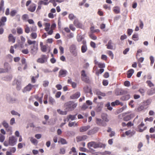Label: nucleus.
I'll return each instance as SVG.
<instances>
[{
	"label": "nucleus",
	"instance_id": "79ce46f5",
	"mask_svg": "<svg viewBox=\"0 0 155 155\" xmlns=\"http://www.w3.org/2000/svg\"><path fill=\"white\" fill-rule=\"evenodd\" d=\"M48 95L47 94H45V95L43 102L45 104H47L48 103Z\"/></svg>",
	"mask_w": 155,
	"mask_h": 155
},
{
	"label": "nucleus",
	"instance_id": "f257e3e1",
	"mask_svg": "<svg viewBox=\"0 0 155 155\" xmlns=\"http://www.w3.org/2000/svg\"><path fill=\"white\" fill-rule=\"evenodd\" d=\"M27 43L30 47V52L32 54H35L37 53L38 49V42L35 41H31L30 39L28 40Z\"/></svg>",
	"mask_w": 155,
	"mask_h": 155
},
{
	"label": "nucleus",
	"instance_id": "393cba45",
	"mask_svg": "<svg viewBox=\"0 0 155 155\" xmlns=\"http://www.w3.org/2000/svg\"><path fill=\"white\" fill-rule=\"evenodd\" d=\"M45 30L46 31L48 32L49 31L50 24V23L45 22Z\"/></svg>",
	"mask_w": 155,
	"mask_h": 155
},
{
	"label": "nucleus",
	"instance_id": "473e14b6",
	"mask_svg": "<svg viewBox=\"0 0 155 155\" xmlns=\"http://www.w3.org/2000/svg\"><path fill=\"white\" fill-rule=\"evenodd\" d=\"M89 128L88 127H81L80 128L79 130L81 132H84L88 130Z\"/></svg>",
	"mask_w": 155,
	"mask_h": 155
},
{
	"label": "nucleus",
	"instance_id": "69168bd1",
	"mask_svg": "<svg viewBox=\"0 0 155 155\" xmlns=\"http://www.w3.org/2000/svg\"><path fill=\"white\" fill-rule=\"evenodd\" d=\"M21 52L24 54H27L29 53V51L28 49H23L21 50Z\"/></svg>",
	"mask_w": 155,
	"mask_h": 155
},
{
	"label": "nucleus",
	"instance_id": "1a4fd4ad",
	"mask_svg": "<svg viewBox=\"0 0 155 155\" xmlns=\"http://www.w3.org/2000/svg\"><path fill=\"white\" fill-rule=\"evenodd\" d=\"M4 65L5 68L4 69L6 72H8L11 70V66L8 63H5Z\"/></svg>",
	"mask_w": 155,
	"mask_h": 155
},
{
	"label": "nucleus",
	"instance_id": "7ed1b4c3",
	"mask_svg": "<svg viewBox=\"0 0 155 155\" xmlns=\"http://www.w3.org/2000/svg\"><path fill=\"white\" fill-rule=\"evenodd\" d=\"M26 6L27 7V10L31 12H34L35 10L36 5L34 3H31V1L28 0L26 2Z\"/></svg>",
	"mask_w": 155,
	"mask_h": 155
},
{
	"label": "nucleus",
	"instance_id": "f03ea898",
	"mask_svg": "<svg viewBox=\"0 0 155 155\" xmlns=\"http://www.w3.org/2000/svg\"><path fill=\"white\" fill-rule=\"evenodd\" d=\"M77 106V104L74 103L73 101H69L65 103L64 104L65 109L67 111H72Z\"/></svg>",
	"mask_w": 155,
	"mask_h": 155
},
{
	"label": "nucleus",
	"instance_id": "72a5a7b5",
	"mask_svg": "<svg viewBox=\"0 0 155 155\" xmlns=\"http://www.w3.org/2000/svg\"><path fill=\"white\" fill-rule=\"evenodd\" d=\"M30 36L31 38L33 39H35L37 37V33L34 32L32 33Z\"/></svg>",
	"mask_w": 155,
	"mask_h": 155
},
{
	"label": "nucleus",
	"instance_id": "9b49d317",
	"mask_svg": "<svg viewBox=\"0 0 155 155\" xmlns=\"http://www.w3.org/2000/svg\"><path fill=\"white\" fill-rule=\"evenodd\" d=\"M81 95L80 92H77L70 96V99H75L78 98Z\"/></svg>",
	"mask_w": 155,
	"mask_h": 155
},
{
	"label": "nucleus",
	"instance_id": "f3484780",
	"mask_svg": "<svg viewBox=\"0 0 155 155\" xmlns=\"http://www.w3.org/2000/svg\"><path fill=\"white\" fill-rule=\"evenodd\" d=\"M4 1L3 0L0 1V12L4 13Z\"/></svg>",
	"mask_w": 155,
	"mask_h": 155
},
{
	"label": "nucleus",
	"instance_id": "37998d69",
	"mask_svg": "<svg viewBox=\"0 0 155 155\" xmlns=\"http://www.w3.org/2000/svg\"><path fill=\"white\" fill-rule=\"evenodd\" d=\"M146 83L147 84L148 86L150 87L154 86V84L151 81H146Z\"/></svg>",
	"mask_w": 155,
	"mask_h": 155
},
{
	"label": "nucleus",
	"instance_id": "4be33fe9",
	"mask_svg": "<svg viewBox=\"0 0 155 155\" xmlns=\"http://www.w3.org/2000/svg\"><path fill=\"white\" fill-rule=\"evenodd\" d=\"M130 97V95L128 94L126 95L122 96L120 98V99L122 101H126L129 100Z\"/></svg>",
	"mask_w": 155,
	"mask_h": 155
},
{
	"label": "nucleus",
	"instance_id": "9d476101",
	"mask_svg": "<svg viewBox=\"0 0 155 155\" xmlns=\"http://www.w3.org/2000/svg\"><path fill=\"white\" fill-rule=\"evenodd\" d=\"M87 138V137L86 135H83L82 136H78L76 138V141L77 142H79L81 141H83Z\"/></svg>",
	"mask_w": 155,
	"mask_h": 155
},
{
	"label": "nucleus",
	"instance_id": "cd10ccee",
	"mask_svg": "<svg viewBox=\"0 0 155 155\" xmlns=\"http://www.w3.org/2000/svg\"><path fill=\"white\" fill-rule=\"evenodd\" d=\"M101 117L106 122H108L109 120L107 117V115L105 113L102 114Z\"/></svg>",
	"mask_w": 155,
	"mask_h": 155
},
{
	"label": "nucleus",
	"instance_id": "aec40b11",
	"mask_svg": "<svg viewBox=\"0 0 155 155\" xmlns=\"http://www.w3.org/2000/svg\"><path fill=\"white\" fill-rule=\"evenodd\" d=\"M43 94L42 93L41 94V96L39 97L38 95H36L35 97L37 100L40 104H42L43 102Z\"/></svg>",
	"mask_w": 155,
	"mask_h": 155
},
{
	"label": "nucleus",
	"instance_id": "20e7f679",
	"mask_svg": "<svg viewBox=\"0 0 155 155\" xmlns=\"http://www.w3.org/2000/svg\"><path fill=\"white\" fill-rule=\"evenodd\" d=\"M81 79L82 80L87 83L90 82L89 77L87 75L84 70H83L81 71Z\"/></svg>",
	"mask_w": 155,
	"mask_h": 155
},
{
	"label": "nucleus",
	"instance_id": "58836bf2",
	"mask_svg": "<svg viewBox=\"0 0 155 155\" xmlns=\"http://www.w3.org/2000/svg\"><path fill=\"white\" fill-rule=\"evenodd\" d=\"M17 13V11L15 10L11 11L10 13V15L12 17L15 16Z\"/></svg>",
	"mask_w": 155,
	"mask_h": 155
},
{
	"label": "nucleus",
	"instance_id": "423d86ee",
	"mask_svg": "<svg viewBox=\"0 0 155 155\" xmlns=\"http://www.w3.org/2000/svg\"><path fill=\"white\" fill-rule=\"evenodd\" d=\"M48 57L45 55H42L41 58H38L37 60V62L40 63H43L47 61Z\"/></svg>",
	"mask_w": 155,
	"mask_h": 155
},
{
	"label": "nucleus",
	"instance_id": "c756f323",
	"mask_svg": "<svg viewBox=\"0 0 155 155\" xmlns=\"http://www.w3.org/2000/svg\"><path fill=\"white\" fill-rule=\"evenodd\" d=\"M98 129L97 127H94L92 130H91L88 132V135H91V134H94V133L96 132Z\"/></svg>",
	"mask_w": 155,
	"mask_h": 155
},
{
	"label": "nucleus",
	"instance_id": "ddd939ff",
	"mask_svg": "<svg viewBox=\"0 0 155 155\" xmlns=\"http://www.w3.org/2000/svg\"><path fill=\"white\" fill-rule=\"evenodd\" d=\"M73 23L77 28H81L82 27V24L79 22L77 18L75 19Z\"/></svg>",
	"mask_w": 155,
	"mask_h": 155
},
{
	"label": "nucleus",
	"instance_id": "a878e982",
	"mask_svg": "<svg viewBox=\"0 0 155 155\" xmlns=\"http://www.w3.org/2000/svg\"><path fill=\"white\" fill-rule=\"evenodd\" d=\"M29 138L30 139V141L32 143L35 145H37L38 143V141L37 140L34 138L32 137H30Z\"/></svg>",
	"mask_w": 155,
	"mask_h": 155
},
{
	"label": "nucleus",
	"instance_id": "b1692460",
	"mask_svg": "<svg viewBox=\"0 0 155 155\" xmlns=\"http://www.w3.org/2000/svg\"><path fill=\"white\" fill-rule=\"evenodd\" d=\"M134 70L133 69L129 70L127 73V77L129 78H130L134 73Z\"/></svg>",
	"mask_w": 155,
	"mask_h": 155
},
{
	"label": "nucleus",
	"instance_id": "a18cd8bd",
	"mask_svg": "<svg viewBox=\"0 0 155 155\" xmlns=\"http://www.w3.org/2000/svg\"><path fill=\"white\" fill-rule=\"evenodd\" d=\"M104 71V70L103 69H101L99 71H97L95 74L97 75L98 76L100 74H102Z\"/></svg>",
	"mask_w": 155,
	"mask_h": 155
},
{
	"label": "nucleus",
	"instance_id": "a19ab883",
	"mask_svg": "<svg viewBox=\"0 0 155 155\" xmlns=\"http://www.w3.org/2000/svg\"><path fill=\"white\" fill-rule=\"evenodd\" d=\"M77 114L75 115H69L68 116L69 119H71V120H73L76 118V116Z\"/></svg>",
	"mask_w": 155,
	"mask_h": 155
},
{
	"label": "nucleus",
	"instance_id": "774afa93",
	"mask_svg": "<svg viewBox=\"0 0 155 155\" xmlns=\"http://www.w3.org/2000/svg\"><path fill=\"white\" fill-rule=\"evenodd\" d=\"M144 108V106L141 105L138 107L137 109V111H140L143 110Z\"/></svg>",
	"mask_w": 155,
	"mask_h": 155
},
{
	"label": "nucleus",
	"instance_id": "864d4df0",
	"mask_svg": "<svg viewBox=\"0 0 155 155\" xmlns=\"http://www.w3.org/2000/svg\"><path fill=\"white\" fill-rule=\"evenodd\" d=\"M88 107V105L86 104V103H84L83 104L81 107V109L83 110H85Z\"/></svg>",
	"mask_w": 155,
	"mask_h": 155
},
{
	"label": "nucleus",
	"instance_id": "4d7b16f0",
	"mask_svg": "<svg viewBox=\"0 0 155 155\" xmlns=\"http://www.w3.org/2000/svg\"><path fill=\"white\" fill-rule=\"evenodd\" d=\"M84 91L85 93H88L89 92V89L88 86L84 87L83 88Z\"/></svg>",
	"mask_w": 155,
	"mask_h": 155
},
{
	"label": "nucleus",
	"instance_id": "338daca9",
	"mask_svg": "<svg viewBox=\"0 0 155 155\" xmlns=\"http://www.w3.org/2000/svg\"><path fill=\"white\" fill-rule=\"evenodd\" d=\"M61 91H58L56 94L55 97L56 98H59L61 95Z\"/></svg>",
	"mask_w": 155,
	"mask_h": 155
},
{
	"label": "nucleus",
	"instance_id": "2f4dec72",
	"mask_svg": "<svg viewBox=\"0 0 155 155\" xmlns=\"http://www.w3.org/2000/svg\"><path fill=\"white\" fill-rule=\"evenodd\" d=\"M113 11L116 14H118L120 12V9L117 6H115L114 7Z\"/></svg>",
	"mask_w": 155,
	"mask_h": 155
},
{
	"label": "nucleus",
	"instance_id": "13d9d810",
	"mask_svg": "<svg viewBox=\"0 0 155 155\" xmlns=\"http://www.w3.org/2000/svg\"><path fill=\"white\" fill-rule=\"evenodd\" d=\"M97 65L98 67L100 68H103L105 67V65L104 63H98Z\"/></svg>",
	"mask_w": 155,
	"mask_h": 155
},
{
	"label": "nucleus",
	"instance_id": "6ab92c4d",
	"mask_svg": "<svg viewBox=\"0 0 155 155\" xmlns=\"http://www.w3.org/2000/svg\"><path fill=\"white\" fill-rule=\"evenodd\" d=\"M113 43L111 40H110L108 42L107 44L106 45L107 47V48L108 49H113Z\"/></svg>",
	"mask_w": 155,
	"mask_h": 155
},
{
	"label": "nucleus",
	"instance_id": "e433bc0d",
	"mask_svg": "<svg viewBox=\"0 0 155 155\" xmlns=\"http://www.w3.org/2000/svg\"><path fill=\"white\" fill-rule=\"evenodd\" d=\"M132 39L135 41H136L138 40V35L137 34H135L133 35L132 37Z\"/></svg>",
	"mask_w": 155,
	"mask_h": 155
},
{
	"label": "nucleus",
	"instance_id": "c03bdc74",
	"mask_svg": "<svg viewBox=\"0 0 155 155\" xmlns=\"http://www.w3.org/2000/svg\"><path fill=\"white\" fill-rule=\"evenodd\" d=\"M47 46L46 45H44L43 47L41 48V50L43 52H45L47 50Z\"/></svg>",
	"mask_w": 155,
	"mask_h": 155
},
{
	"label": "nucleus",
	"instance_id": "bf43d9fd",
	"mask_svg": "<svg viewBox=\"0 0 155 155\" xmlns=\"http://www.w3.org/2000/svg\"><path fill=\"white\" fill-rule=\"evenodd\" d=\"M65 153V149L64 148H61L60 149L59 153L61 154H64Z\"/></svg>",
	"mask_w": 155,
	"mask_h": 155
},
{
	"label": "nucleus",
	"instance_id": "4c0bfd02",
	"mask_svg": "<svg viewBox=\"0 0 155 155\" xmlns=\"http://www.w3.org/2000/svg\"><path fill=\"white\" fill-rule=\"evenodd\" d=\"M108 132H111V134H110V136L112 137L114 136L115 134V132L113 131H111V129L110 128H109L108 130H107Z\"/></svg>",
	"mask_w": 155,
	"mask_h": 155
},
{
	"label": "nucleus",
	"instance_id": "f8f14e48",
	"mask_svg": "<svg viewBox=\"0 0 155 155\" xmlns=\"http://www.w3.org/2000/svg\"><path fill=\"white\" fill-rule=\"evenodd\" d=\"M97 143L93 141H92L88 143L87 144L88 147L89 148L91 147H93L94 148H97Z\"/></svg>",
	"mask_w": 155,
	"mask_h": 155
},
{
	"label": "nucleus",
	"instance_id": "c9c22d12",
	"mask_svg": "<svg viewBox=\"0 0 155 155\" xmlns=\"http://www.w3.org/2000/svg\"><path fill=\"white\" fill-rule=\"evenodd\" d=\"M138 91L143 96L145 92V90L144 89L141 88H140Z\"/></svg>",
	"mask_w": 155,
	"mask_h": 155
},
{
	"label": "nucleus",
	"instance_id": "8fccbe9b",
	"mask_svg": "<svg viewBox=\"0 0 155 155\" xmlns=\"http://www.w3.org/2000/svg\"><path fill=\"white\" fill-rule=\"evenodd\" d=\"M107 53L108 55L111 57V59H113L114 58V55L112 52L110 51H107Z\"/></svg>",
	"mask_w": 155,
	"mask_h": 155
},
{
	"label": "nucleus",
	"instance_id": "de8ad7c7",
	"mask_svg": "<svg viewBox=\"0 0 155 155\" xmlns=\"http://www.w3.org/2000/svg\"><path fill=\"white\" fill-rule=\"evenodd\" d=\"M150 65L152 66L154 61V58L153 56H151L150 57Z\"/></svg>",
	"mask_w": 155,
	"mask_h": 155
},
{
	"label": "nucleus",
	"instance_id": "5701e85b",
	"mask_svg": "<svg viewBox=\"0 0 155 155\" xmlns=\"http://www.w3.org/2000/svg\"><path fill=\"white\" fill-rule=\"evenodd\" d=\"M134 114H131L130 115H128L126 116L124 118V120L125 121H128L130 120L132 117H134Z\"/></svg>",
	"mask_w": 155,
	"mask_h": 155
},
{
	"label": "nucleus",
	"instance_id": "39448f33",
	"mask_svg": "<svg viewBox=\"0 0 155 155\" xmlns=\"http://www.w3.org/2000/svg\"><path fill=\"white\" fill-rule=\"evenodd\" d=\"M70 51L74 57H76L78 55V52L76 45L72 44L70 46L69 48Z\"/></svg>",
	"mask_w": 155,
	"mask_h": 155
},
{
	"label": "nucleus",
	"instance_id": "052dcab7",
	"mask_svg": "<svg viewBox=\"0 0 155 155\" xmlns=\"http://www.w3.org/2000/svg\"><path fill=\"white\" fill-rule=\"evenodd\" d=\"M60 142L61 143V144H66L67 143L66 140L63 138H61L60 139Z\"/></svg>",
	"mask_w": 155,
	"mask_h": 155
},
{
	"label": "nucleus",
	"instance_id": "a211bd4d",
	"mask_svg": "<svg viewBox=\"0 0 155 155\" xmlns=\"http://www.w3.org/2000/svg\"><path fill=\"white\" fill-rule=\"evenodd\" d=\"M67 73V71L66 70L64 69H61L59 73V76L62 77H65Z\"/></svg>",
	"mask_w": 155,
	"mask_h": 155
},
{
	"label": "nucleus",
	"instance_id": "c85d7f7f",
	"mask_svg": "<svg viewBox=\"0 0 155 155\" xmlns=\"http://www.w3.org/2000/svg\"><path fill=\"white\" fill-rule=\"evenodd\" d=\"M55 100L54 98L50 96L48 97V102L51 105H53L55 103Z\"/></svg>",
	"mask_w": 155,
	"mask_h": 155
},
{
	"label": "nucleus",
	"instance_id": "7c9ffc66",
	"mask_svg": "<svg viewBox=\"0 0 155 155\" xmlns=\"http://www.w3.org/2000/svg\"><path fill=\"white\" fill-rule=\"evenodd\" d=\"M57 111L59 114L62 115H66L67 113V111H63L60 109H57Z\"/></svg>",
	"mask_w": 155,
	"mask_h": 155
},
{
	"label": "nucleus",
	"instance_id": "412c9836",
	"mask_svg": "<svg viewBox=\"0 0 155 155\" xmlns=\"http://www.w3.org/2000/svg\"><path fill=\"white\" fill-rule=\"evenodd\" d=\"M56 26V25L55 24H53L51 25L50 30L48 32V35H51L53 34V30L55 28Z\"/></svg>",
	"mask_w": 155,
	"mask_h": 155
},
{
	"label": "nucleus",
	"instance_id": "0eeeda50",
	"mask_svg": "<svg viewBox=\"0 0 155 155\" xmlns=\"http://www.w3.org/2000/svg\"><path fill=\"white\" fill-rule=\"evenodd\" d=\"M17 140V139L13 136L10 137L8 140L9 144L11 146H14L16 144Z\"/></svg>",
	"mask_w": 155,
	"mask_h": 155
},
{
	"label": "nucleus",
	"instance_id": "09e8293b",
	"mask_svg": "<svg viewBox=\"0 0 155 155\" xmlns=\"http://www.w3.org/2000/svg\"><path fill=\"white\" fill-rule=\"evenodd\" d=\"M123 126H132L133 124H132L131 122H129L127 124L125 123H123L122 124Z\"/></svg>",
	"mask_w": 155,
	"mask_h": 155
},
{
	"label": "nucleus",
	"instance_id": "6e6d98bb",
	"mask_svg": "<svg viewBox=\"0 0 155 155\" xmlns=\"http://www.w3.org/2000/svg\"><path fill=\"white\" fill-rule=\"evenodd\" d=\"M30 31V28L28 26H26V27L25 28V31L26 33H29Z\"/></svg>",
	"mask_w": 155,
	"mask_h": 155
},
{
	"label": "nucleus",
	"instance_id": "6e6552de",
	"mask_svg": "<svg viewBox=\"0 0 155 155\" xmlns=\"http://www.w3.org/2000/svg\"><path fill=\"white\" fill-rule=\"evenodd\" d=\"M96 93L98 95V98L100 99H102L101 96L104 97L106 96L105 93L101 92L98 90H97L96 91Z\"/></svg>",
	"mask_w": 155,
	"mask_h": 155
},
{
	"label": "nucleus",
	"instance_id": "49530a36",
	"mask_svg": "<svg viewBox=\"0 0 155 155\" xmlns=\"http://www.w3.org/2000/svg\"><path fill=\"white\" fill-rule=\"evenodd\" d=\"M69 18L71 20H72L73 19H74L76 17L73 14H71L69 15L68 16Z\"/></svg>",
	"mask_w": 155,
	"mask_h": 155
},
{
	"label": "nucleus",
	"instance_id": "f704fd0d",
	"mask_svg": "<svg viewBox=\"0 0 155 155\" xmlns=\"http://www.w3.org/2000/svg\"><path fill=\"white\" fill-rule=\"evenodd\" d=\"M48 2H45L44 1L42 0H41L38 3V4H39L41 6L42 5H47L48 4Z\"/></svg>",
	"mask_w": 155,
	"mask_h": 155
},
{
	"label": "nucleus",
	"instance_id": "3c124183",
	"mask_svg": "<svg viewBox=\"0 0 155 155\" xmlns=\"http://www.w3.org/2000/svg\"><path fill=\"white\" fill-rule=\"evenodd\" d=\"M78 124L75 122H70L68 124L69 126H77Z\"/></svg>",
	"mask_w": 155,
	"mask_h": 155
},
{
	"label": "nucleus",
	"instance_id": "5fc2aeb1",
	"mask_svg": "<svg viewBox=\"0 0 155 155\" xmlns=\"http://www.w3.org/2000/svg\"><path fill=\"white\" fill-rule=\"evenodd\" d=\"M89 36L91 38L94 40H95L97 38V37L93 34H89Z\"/></svg>",
	"mask_w": 155,
	"mask_h": 155
},
{
	"label": "nucleus",
	"instance_id": "603ef678",
	"mask_svg": "<svg viewBox=\"0 0 155 155\" xmlns=\"http://www.w3.org/2000/svg\"><path fill=\"white\" fill-rule=\"evenodd\" d=\"M105 145L104 144H102L101 143H97V148H104L105 147Z\"/></svg>",
	"mask_w": 155,
	"mask_h": 155
},
{
	"label": "nucleus",
	"instance_id": "680f3d73",
	"mask_svg": "<svg viewBox=\"0 0 155 155\" xmlns=\"http://www.w3.org/2000/svg\"><path fill=\"white\" fill-rule=\"evenodd\" d=\"M28 18V15L26 14L23 15L22 17V18L23 20H25Z\"/></svg>",
	"mask_w": 155,
	"mask_h": 155
},
{
	"label": "nucleus",
	"instance_id": "2eb2a0df",
	"mask_svg": "<svg viewBox=\"0 0 155 155\" xmlns=\"http://www.w3.org/2000/svg\"><path fill=\"white\" fill-rule=\"evenodd\" d=\"M8 39L9 42L14 43L15 41L16 38L14 37L12 34H10L8 36Z\"/></svg>",
	"mask_w": 155,
	"mask_h": 155
},
{
	"label": "nucleus",
	"instance_id": "ea45409f",
	"mask_svg": "<svg viewBox=\"0 0 155 155\" xmlns=\"http://www.w3.org/2000/svg\"><path fill=\"white\" fill-rule=\"evenodd\" d=\"M17 32L19 34H21L23 33V29L21 28H17Z\"/></svg>",
	"mask_w": 155,
	"mask_h": 155
},
{
	"label": "nucleus",
	"instance_id": "0e129e2a",
	"mask_svg": "<svg viewBox=\"0 0 155 155\" xmlns=\"http://www.w3.org/2000/svg\"><path fill=\"white\" fill-rule=\"evenodd\" d=\"M83 38V37L81 35L78 36L77 37V40L78 42L81 41Z\"/></svg>",
	"mask_w": 155,
	"mask_h": 155
},
{
	"label": "nucleus",
	"instance_id": "4468645a",
	"mask_svg": "<svg viewBox=\"0 0 155 155\" xmlns=\"http://www.w3.org/2000/svg\"><path fill=\"white\" fill-rule=\"evenodd\" d=\"M147 94L148 95H151L155 94V87L149 89L147 92Z\"/></svg>",
	"mask_w": 155,
	"mask_h": 155
},
{
	"label": "nucleus",
	"instance_id": "e2e57ef3",
	"mask_svg": "<svg viewBox=\"0 0 155 155\" xmlns=\"http://www.w3.org/2000/svg\"><path fill=\"white\" fill-rule=\"evenodd\" d=\"M106 107H107L108 110H111L112 109V108L110 106V103L108 102L106 105Z\"/></svg>",
	"mask_w": 155,
	"mask_h": 155
},
{
	"label": "nucleus",
	"instance_id": "dca6fc26",
	"mask_svg": "<svg viewBox=\"0 0 155 155\" xmlns=\"http://www.w3.org/2000/svg\"><path fill=\"white\" fill-rule=\"evenodd\" d=\"M35 85H32L31 84H29L24 88V90L25 91H28L31 90Z\"/></svg>",
	"mask_w": 155,
	"mask_h": 155
},
{
	"label": "nucleus",
	"instance_id": "bb28decb",
	"mask_svg": "<svg viewBox=\"0 0 155 155\" xmlns=\"http://www.w3.org/2000/svg\"><path fill=\"white\" fill-rule=\"evenodd\" d=\"M87 48L86 45H83L81 47V51L83 53L85 52L87 50Z\"/></svg>",
	"mask_w": 155,
	"mask_h": 155
}]
</instances>
